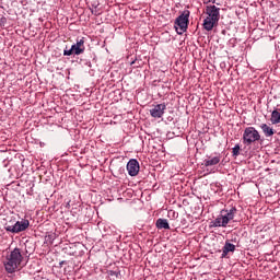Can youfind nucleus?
<instances>
[{
  "mask_svg": "<svg viewBox=\"0 0 280 280\" xmlns=\"http://www.w3.org/2000/svg\"><path fill=\"white\" fill-rule=\"evenodd\" d=\"M191 12L189 10H184L179 16L175 20V30L176 33L179 35L185 34L187 32V28L189 27V15Z\"/></svg>",
  "mask_w": 280,
  "mask_h": 280,
  "instance_id": "20e7f679",
  "label": "nucleus"
},
{
  "mask_svg": "<svg viewBox=\"0 0 280 280\" xmlns=\"http://www.w3.org/2000/svg\"><path fill=\"white\" fill-rule=\"evenodd\" d=\"M23 261V255L20 248H14L10 254L5 256L3 260L4 269L9 275H12L19 270L21 262Z\"/></svg>",
  "mask_w": 280,
  "mask_h": 280,
  "instance_id": "f257e3e1",
  "label": "nucleus"
},
{
  "mask_svg": "<svg viewBox=\"0 0 280 280\" xmlns=\"http://www.w3.org/2000/svg\"><path fill=\"white\" fill-rule=\"evenodd\" d=\"M139 161H137L136 159H131L128 163H127V172L129 174V176H137V174H139Z\"/></svg>",
  "mask_w": 280,
  "mask_h": 280,
  "instance_id": "1a4fd4ad",
  "label": "nucleus"
},
{
  "mask_svg": "<svg viewBox=\"0 0 280 280\" xmlns=\"http://www.w3.org/2000/svg\"><path fill=\"white\" fill-rule=\"evenodd\" d=\"M155 226H156V229L170 230V223L167 222V219H158Z\"/></svg>",
  "mask_w": 280,
  "mask_h": 280,
  "instance_id": "ddd939ff",
  "label": "nucleus"
},
{
  "mask_svg": "<svg viewBox=\"0 0 280 280\" xmlns=\"http://www.w3.org/2000/svg\"><path fill=\"white\" fill-rule=\"evenodd\" d=\"M261 135L255 127H246L243 132V143L244 145H253V143L259 141Z\"/></svg>",
  "mask_w": 280,
  "mask_h": 280,
  "instance_id": "39448f33",
  "label": "nucleus"
},
{
  "mask_svg": "<svg viewBox=\"0 0 280 280\" xmlns=\"http://www.w3.org/2000/svg\"><path fill=\"white\" fill-rule=\"evenodd\" d=\"M271 124L277 125L280 124V113L279 110L275 109L271 113V118H270Z\"/></svg>",
  "mask_w": 280,
  "mask_h": 280,
  "instance_id": "4468645a",
  "label": "nucleus"
},
{
  "mask_svg": "<svg viewBox=\"0 0 280 280\" xmlns=\"http://www.w3.org/2000/svg\"><path fill=\"white\" fill-rule=\"evenodd\" d=\"M229 253H235V246L232 243H225L222 249V258L226 257Z\"/></svg>",
  "mask_w": 280,
  "mask_h": 280,
  "instance_id": "9b49d317",
  "label": "nucleus"
},
{
  "mask_svg": "<svg viewBox=\"0 0 280 280\" xmlns=\"http://www.w3.org/2000/svg\"><path fill=\"white\" fill-rule=\"evenodd\" d=\"M212 3H215V0H212Z\"/></svg>",
  "mask_w": 280,
  "mask_h": 280,
  "instance_id": "a211bd4d",
  "label": "nucleus"
},
{
  "mask_svg": "<svg viewBox=\"0 0 280 280\" xmlns=\"http://www.w3.org/2000/svg\"><path fill=\"white\" fill-rule=\"evenodd\" d=\"M206 14L208 16L203 20V28L207 32H211V30L215 27L218 21H220V8L215 7L214 4L207 5Z\"/></svg>",
  "mask_w": 280,
  "mask_h": 280,
  "instance_id": "7ed1b4c3",
  "label": "nucleus"
},
{
  "mask_svg": "<svg viewBox=\"0 0 280 280\" xmlns=\"http://www.w3.org/2000/svg\"><path fill=\"white\" fill-rule=\"evenodd\" d=\"M260 128L265 135V137H272L275 135V129H272L270 126L262 124L260 125Z\"/></svg>",
  "mask_w": 280,
  "mask_h": 280,
  "instance_id": "f8f14e48",
  "label": "nucleus"
},
{
  "mask_svg": "<svg viewBox=\"0 0 280 280\" xmlns=\"http://www.w3.org/2000/svg\"><path fill=\"white\" fill-rule=\"evenodd\" d=\"M7 23H8V19H5V16H2L0 19V27H4Z\"/></svg>",
  "mask_w": 280,
  "mask_h": 280,
  "instance_id": "dca6fc26",
  "label": "nucleus"
},
{
  "mask_svg": "<svg viewBox=\"0 0 280 280\" xmlns=\"http://www.w3.org/2000/svg\"><path fill=\"white\" fill-rule=\"evenodd\" d=\"M4 229L9 233H23V231L30 229V220L22 219L21 221H16L14 225H5Z\"/></svg>",
  "mask_w": 280,
  "mask_h": 280,
  "instance_id": "423d86ee",
  "label": "nucleus"
},
{
  "mask_svg": "<svg viewBox=\"0 0 280 280\" xmlns=\"http://www.w3.org/2000/svg\"><path fill=\"white\" fill-rule=\"evenodd\" d=\"M92 14H95V16H97V14L100 13L97 12V10H92Z\"/></svg>",
  "mask_w": 280,
  "mask_h": 280,
  "instance_id": "f3484780",
  "label": "nucleus"
},
{
  "mask_svg": "<svg viewBox=\"0 0 280 280\" xmlns=\"http://www.w3.org/2000/svg\"><path fill=\"white\" fill-rule=\"evenodd\" d=\"M220 161H221L220 155H217L213 158H208L207 160L203 161V164H205V167H213V165H218Z\"/></svg>",
  "mask_w": 280,
  "mask_h": 280,
  "instance_id": "9d476101",
  "label": "nucleus"
},
{
  "mask_svg": "<svg viewBox=\"0 0 280 280\" xmlns=\"http://www.w3.org/2000/svg\"><path fill=\"white\" fill-rule=\"evenodd\" d=\"M240 144H235V147L232 149L233 156H240Z\"/></svg>",
  "mask_w": 280,
  "mask_h": 280,
  "instance_id": "2eb2a0df",
  "label": "nucleus"
},
{
  "mask_svg": "<svg viewBox=\"0 0 280 280\" xmlns=\"http://www.w3.org/2000/svg\"><path fill=\"white\" fill-rule=\"evenodd\" d=\"M237 208H226L220 211L215 220L211 222V226L226 229L228 224L235 218Z\"/></svg>",
  "mask_w": 280,
  "mask_h": 280,
  "instance_id": "f03ea898",
  "label": "nucleus"
},
{
  "mask_svg": "<svg viewBox=\"0 0 280 280\" xmlns=\"http://www.w3.org/2000/svg\"><path fill=\"white\" fill-rule=\"evenodd\" d=\"M80 56V54H84V39L78 40L75 44L71 46L70 49L63 50V56Z\"/></svg>",
  "mask_w": 280,
  "mask_h": 280,
  "instance_id": "0eeeda50",
  "label": "nucleus"
},
{
  "mask_svg": "<svg viewBox=\"0 0 280 280\" xmlns=\"http://www.w3.org/2000/svg\"><path fill=\"white\" fill-rule=\"evenodd\" d=\"M166 108H167V106L165 105V103L158 104V105L153 106V108L150 109V115L154 119H161V117H163V115H165Z\"/></svg>",
  "mask_w": 280,
  "mask_h": 280,
  "instance_id": "6e6552de",
  "label": "nucleus"
}]
</instances>
